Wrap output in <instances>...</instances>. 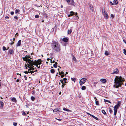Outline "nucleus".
<instances>
[{
  "label": "nucleus",
  "mask_w": 126,
  "mask_h": 126,
  "mask_svg": "<svg viewBox=\"0 0 126 126\" xmlns=\"http://www.w3.org/2000/svg\"><path fill=\"white\" fill-rule=\"evenodd\" d=\"M106 101L107 102H108L109 103H111V102L110 101H109L108 100H106Z\"/></svg>",
  "instance_id": "53"
},
{
  "label": "nucleus",
  "mask_w": 126,
  "mask_h": 126,
  "mask_svg": "<svg viewBox=\"0 0 126 126\" xmlns=\"http://www.w3.org/2000/svg\"><path fill=\"white\" fill-rule=\"evenodd\" d=\"M10 40L12 41L11 43H10V45H12L13 44H14V41H12V39H11Z\"/></svg>",
  "instance_id": "40"
},
{
  "label": "nucleus",
  "mask_w": 126,
  "mask_h": 126,
  "mask_svg": "<svg viewBox=\"0 0 126 126\" xmlns=\"http://www.w3.org/2000/svg\"><path fill=\"white\" fill-rule=\"evenodd\" d=\"M86 87L85 86H83L81 88V89L82 90H85L86 89Z\"/></svg>",
  "instance_id": "30"
},
{
  "label": "nucleus",
  "mask_w": 126,
  "mask_h": 126,
  "mask_svg": "<svg viewBox=\"0 0 126 126\" xmlns=\"http://www.w3.org/2000/svg\"><path fill=\"white\" fill-rule=\"evenodd\" d=\"M124 42L126 44V41L125 40H123Z\"/></svg>",
  "instance_id": "62"
},
{
  "label": "nucleus",
  "mask_w": 126,
  "mask_h": 126,
  "mask_svg": "<svg viewBox=\"0 0 126 126\" xmlns=\"http://www.w3.org/2000/svg\"><path fill=\"white\" fill-rule=\"evenodd\" d=\"M87 79L86 78H83L81 79L79 81V84L80 85H82L83 84L85 83Z\"/></svg>",
  "instance_id": "4"
},
{
  "label": "nucleus",
  "mask_w": 126,
  "mask_h": 126,
  "mask_svg": "<svg viewBox=\"0 0 126 126\" xmlns=\"http://www.w3.org/2000/svg\"><path fill=\"white\" fill-rule=\"evenodd\" d=\"M113 2V4H114V5H116L118 3V2L117 1V0H114Z\"/></svg>",
  "instance_id": "20"
},
{
  "label": "nucleus",
  "mask_w": 126,
  "mask_h": 126,
  "mask_svg": "<svg viewBox=\"0 0 126 126\" xmlns=\"http://www.w3.org/2000/svg\"><path fill=\"white\" fill-rule=\"evenodd\" d=\"M92 116L94 118V119H96L97 120H98V119L96 117H95L93 115Z\"/></svg>",
  "instance_id": "29"
},
{
  "label": "nucleus",
  "mask_w": 126,
  "mask_h": 126,
  "mask_svg": "<svg viewBox=\"0 0 126 126\" xmlns=\"http://www.w3.org/2000/svg\"><path fill=\"white\" fill-rule=\"evenodd\" d=\"M24 78L25 79V80H27V77L26 76H24Z\"/></svg>",
  "instance_id": "59"
},
{
  "label": "nucleus",
  "mask_w": 126,
  "mask_h": 126,
  "mask_svg": "<svg viewBox=\"0 0 126 126\" xmlns=\"http://www.w3.org/2000/svg\"><path fill=\"white\" fill-rule=\"evenodd\" d=\"M11 100L15 102H16V98L14 97L12 98L11 99Z\"/></svg>",
  "instance_id": "23"
},
{
  "label": "nucleus",
  "mask_w": 126,
  "mask_h": 126,
  "mask_svg": "<svg viewBox=\"0 0 126 126\" xmlns=\"http://www.w3.org/2000/svg\"><path fill=\"white\" fill-rule=\"evenodd\" d=\"M59 74L60 75H61V74H64L63 72V71H62L61 72L60 71H59Z\"/></svg>",
  "instance_id": "31"
},
{
  "label": "nucleus",
  "mask_w": 126,
  "mask_h": 126,
  "mask_svg": "<svg viewBox=\"0 0 126 126\" xmlns=\"http://www.w3.org/2000/svg\"><path fill=\"white\" fill-rule=\"evenodd\" d=\"M54 62H55V61H52V60H51V63H54Z\"/></svg>",
  "instance_id": "58"
},
{
  "label": "nucleus",
  "mask_w": 126,
  "mask_h": 126,
  "mask_svg": "<svg viewBox=\"0 0 126 126\" xmlns=\"http://www.w3.org/2000/svg\"><path fill=\"white\" fill-rule=\"evenodd\" d=\"M100 81L103 83H105L106 82V80L105 79H102L100 80Z\"/></svg>",
  "instance_id": "13"
},
{
  "label": "nucleus",
  "mask_w": 126,
  "mask_h": 126,
  "mask_svg": "<svg viewBox=\"0 0 126 126\" xmlns=\"http://www.w3.org/2000/svg\"><path fill=\"white\" fill-rule=\"evenodd\" d=\"M56 119L58 120L59 121H61L62 120V119H57V118H56Z\"/></svg>",
  "instance_id": "64"
},
{
  "label": "nucleus",
  "mask_w": 126,
  "mask_h": 126,
  "mask_svg": "<svg viewBox=\"0 0 126 126\" xmlns=\"http://www.w3.org/2000/svg\"><path fill=\"white\" fill-rule=\"evenodd\" d=\"M119 72V71L117 68L114 69L112 72H111V74H117Z\"/></svg>",
  "instance_id": "8"
},
{
  "label": "nucleus",
  "mask_w": 126,
  "mask_h": 126,
  "mask_svg": "<svg viewBox=\"0 0 126 126\" xmlns=\"http://www.w3.org/2000/svg\"><path fill=\"white\" fill-rule=\"evenodd\" d=\"M95 104L97 105H99L98 101L95 100Z\"/></svg>",
  "instance_id": "34"
},
{
  "label": "nucleus",
  "mask_w": 126,
  "mask_h": 126,
  "mask_svg": "<svg viewBox=\"0 0 126 126\" xmlns=\"http://www.w3.org/2000/svg\"><path fill=\"white\" fill-rule=\"evenodd\" d=\"M29 64H30L29 63V64H25V67H27L29 68H30L31 66V65H30Z\"/></svg>",
  "instance_id": "26"
},
{
  "label": "nucleus",
  "mask_w": 126,
  "mask_h": 126,
  "mask_svg": "<svg viewBox=\"0 0 126 126\" xmlns=\"http://www.w3.org/2000/svg\"><path fill=\"white\" fill-rule=\"evenodd\" d=\"M29 59L30 60H32V58H31L30 57V58H29Z\"/></svg>",
  "instance_id": "63"
},
{
  "label": "nucleus",
  "mask_w": 126,
  "mask_h": 126,
  "mask_svg": "<svg viewBox=\"0 0 126 126\" xmlns=\"http://www.w3.org/2000/svg\"><path fill=\"white\" fill-rule=\"evenodd\" d=\"M74 15V12L73 11H71L70 12V15H69L68 16L69 17H70L71 16H72L73 15Z\"/></svg>",
  "instance_id": "18"
},
{
  "label": "nucleus",
  "mask_w": 126,
  "mask_h": 126,
  "mask_svg": "<svg viewBox=\"0 0 126 126\" xmlns=\"http://www.w3.org/2000/svg\"><path fill=\"white\" fill-rule=\"evenodd\" d=\"M110 16L112 18H113L114 17V15L113 14H111V15Z\"/></svg>",
  "instance_id": "49"
},
{
  "label": "nucleus",
  "mask_w": 126,
  "mask_h": 126,
  "mask_svg": "<svg viewBox=\"0 0 126 126\" xmlns=\"http://www.w3.org/2000/svg\"><path fill=\"white\" fill-rule=\"evenodd\" d=\"M29 58H30V57L29 56L26 55L25 57H23L22 59L24 61L26 62V63H28V61H29V60H30L29 59Z\"/></svg>",
  "instance_id": "5"
},
{
  "label": "nucleus",
  "mask_w": 126,
  "mask_h": 126,
  "mask_svg": "<svg viewBox=\"0 0 126 126\" xmlns=\"http://www.w3.org/2000/svg\"><path fill=\"white\" fill-rule=\"evenodd\" d=\"M62 79H62L61 80H60V81L61 83H63V80Z\"/></svg>",
  "instance_id": "55"
},
{
  "label": "nucleus",
  "mask_w": 126,
  "mask_h": 126,
  "mask_svg": "<svg viewBox=\"0 0 126 126\" xmlns=\"http://www.w3.org/2000/svg\"><path fill=\"white\" fill-rule=\"evenodd\" d=\"M116 78L114 79L115 85H114V88H118L119 87L121 86L123 84L122 82L124 81L123 80L124 79H123L121 77H119L116 76Z\"/></svg>",
  "instance_id": "1"
},
{
  "label": "nucleus",
  "mask_w": 126,
  "mask_h": 126,
  "mask_svg": "<svg viewBox=\"0 0 126 126\" xmlns=\"http://www.w3.org/2000/svg\"><path fill=\"white\" fill-rule=\"evenodd\" d=\"M110 3L112 5L114 4H113V3L111 1H110Z\"/></svg>",
  "instance_id": "60"
},
{
  "label": "nucleus",
  "mask_w": 126,
  "mask_h": 126,
  "mask_svg": "<svg viewBox=\"0 0 126 126\" xmlns=\"http://www.w3.org/2000/svg\"><path fill=\"white\" fill-rule=\"evenodd\" d=\"M0 104L1 105V106L0 107V108L2 109L4 105L3 103L2 102L0 101Z\"/></svg>",
  "instance_id": "15"
},
{
  "label": "nucleus",
  "mask_w": 126,
  "mask_h": 126,
  "mask_svg": "<svg viewBox=\"0 0 126 126\" xmlns=\"http://www.w3.org/2000/svg\"><path fill=\"white\" fill-rule=\"evenodd\" d=\"M5 18L7 19H8L9 18V17L8 16H6L5 17Z\"/></svg>",
  "instance_id": "57"
},
{
  "label": "nucleus",
  "mask_w": 126,
  "mask_h": 126,
  "mask_svg": "<svg viewBox=\"0 0 126 126\" xmlns=\"http://www.w3.org/2000/svg\"><path fill=\"white\" fill-rule=\"evenodd\" d=\"M32 70L31 68V67L28 70V72H30L29 71H31Z\"/></svg>",
  "instance_id": "54"
},
{
  "label": "nucleus",
  "mask_w": 126,
  "mask_h": 126,
  "mask_svg": "<svg viewBox=\"0 0 126 126\" xmlns=\"http://www.w3.org/2000/svg\"><path fill=\"white\" fill-rule=\"evenodd\" d=\"M109 112L110 113H111L113 112L112 110L110 108H109Z\"/></svg>",
  "instance_id": "33"
},
{
  "label": "nucleus",
  "mask_w": 126,
  "mask_h": 126,
  "mask_svg": "<svg viewBox=\"0 0 126 126\" xmlns=\"http://www.w3.org/2000/svg\"><path fill=\"white\" fill-rule=\"evenodd\" d=\"M63 41L65 42H67L68 41V39L66 38H64L63 39Z\"/></svg>",
  "instance_id": "12"
},
{
  "label": "nucleus",
  "mask_w": 126,
  "mask_h": 126,
  "mask_svg": "<svg viewBox=\"0 0 126 126\" xmlns=\"http://www.w3.org/2000/svg\"><path fill=\"white\" fill-rule=\"evenodd\" d=\"M28 72L27 71H26L24 72V73H25L26 74H28Z\"/></svg>",
  "instance_id": "56"
},
{
  "label": "nucleus",
  "mask_w": 126,
  "mask_h": 126,
  "mask_svg": "<svg viewBox=\"0 0 126 126\" xmlns=\"http://www.w3.org/2000/svg\"><path fill=\"white\" fill-rule=\"evenodd\" d=\"M121 104V102L120 101H118V102L117 104H116L115 105V106H118V107H119L120 106Z\"/></svg>",
  "instance_id": "19"
},
{
  "label": "nucleus",
  "mask_w": 126,
  "mask_h": 126,
  "mask_svg": "<svg viewBox=\"0 0 126 126\" xmlns=\"http://www.w3.org/2000/svg\"><path fill=\"white\" fill-rule=\"evenodd\" d=\"M58 108H57V109H54V110H53V111L54 112H56L57 111H58Z\"/></svg>",
  "instance_id": "35"
},
{
  "label": "nucleus",
  "mask_w": 126,
  "mask_h": 126,
  "mask_svg": "<svg viewBox=\"0 0 126 126\" xmlns=\"http://www.w3.org/2000/svg\"><path fill=\"white\" fill-rule=\"evenodd\" d=\"M31 99L32 101H34L35 99V98L33 96H32L31 97Z\"/></svg>",
  "instance_id": "37"
},
{
  "label": "nucleus",
  "mask_w": 126,
  "mask_h": 126,
  "mask_svg": "<svg viewBox=\"0 0 126 126\" xmlns=\"http://www.w3.org/2000/svg\"><path fill=\"white\" fill-rule=\"evenodd\" d=\"M105 54L106 55H109V52L108 51H106L105 52Z\"/></svg>",
  "instance_id": "27"
},
{
  "label": "nucleus",
  "mask_w": 126,
  "mask_h": 126,
  "mask_svg": "<svg viewBox=\"0 0 126 126\" xmlns=\"http://www.w3.org/2000/svg\"><path fill=\"white\" fill-rule=\"evenodd\" d=\"M72 30L70 29H68V34H70V33H71V32H72Z\"/></svg>",
  "instance_id": "22"
},
{
  "label": "nucleus",
  "mask_w": 126,
  "mask_h": 126,
  "mask_svg": "<svg viewBox=\"0 0 126 126\" xmlns=\"http://www.w3.org/2000/svg\"><path fill=\"white\" fill-rule=\"evenodd\" d=\"M123 51H124V53L125 55H126V50L125 49H124Z\"/></svg>",
  "instance_id": "41"
},
{
  "label": "nucleus",
  "mask_w": 126,
  "mask_h": 126,
  "mask_svg": "<svg viewBox=\"0 0 126 126\" xmlns=\"http://www.w3.org/2000/svg\"><path fill=\"white\" fill-rule=\"evenodd\" d=\"M20 11L19 9H16L15 11V14H17L18 13H19Z\"/></svg>",
  "instance_id": "21"
},
{
  "label": "nucleus",
  "mask_w": 126,
  "mask_h": 126,
  "mask_svg": "<svg viewBox=\"0 0 126 126\" xmlns=\"http://www.w3.org/2000/svg\"><path fill=\"white\" fill-rule=\"evenodd\" d=\"M50 72L51 73L53 74L55 72V70L54 69H51L50 70Z\"/></svg>",
  "instance_id": "32"
},
{
  "label": "nucleus",
  "mask_w": 126,
  "mask_h": 126,
  "mask_svg": "<svg viewBox=\"0 0 126 126\" xmlns=\"http://www.w3.org/2000/svg\"><path fill=\"white\" fill-rule=\"evenodd\" d=\"M57 63L56 62H55V64H53V67H54L56 68L57 67Z\"/></svg>",
  "instance_id": "24"
},
{
  "label": "nucleus",
  "mask_w": 126,
  "mask_h": 126,
  "mask_svg": "<svg viewBox=\"0 0 126 126\" xmlns=\"http://www.w3.org/2000/svg\"><path fill=\"white\" fill-rule=\"evenodd\" d=\"M71 79L72 80V81H73L74 82H75V81L76 80V79L75 78H71Z\"/></svg>",
  "instance_id": "38"
},
{
  "label": "nucleus",
  "mask_w": 126,
  "mask_h": 126,
  "mask_svg": "<svg viewBox=\"0 0 126 126\" xmlns=\"http://www.w3.org/2000/svg\"><path fill=\"white\" fill-rule=\"evenodd\" d=\"M7 49H6V47H5L4 46H3V51H5V50H7Z\"/></svg>",
  "instance_id": "39"
},
{
  "label": "nucleus",
  "mask_w": 126,
  "mask_h": 126,
  "mask_svg": "<svg viewBox=\"0 0 126 126\" xmlns=\"http://www.w3.org/2000/svg\"><path fill=\"white\" fill-rule=\"evenodd\" d=\"M63 81H64V83H67V82H66L67 79L66 78H64L63 79Z\"/></svg>",
  "instance_id": "28"
},
{
  "label": "nucleus",
  "mask_w": 126,
  "mask_h": 126,
  "mask_svg": "<svg viewBox=\"0 0 126 126\" xmlns=\"http://www.w3.org/2000/svg\"><path fill=\"white\" fill-rule=\"evenodd\" d=\"M14 18L16 19H18V17L17 16H14Z\"/></svg>",
  "instance_id": "48"
},
{
  "label": "nucleus",
  "mask_w": 126,
  "mask_h": 126,
  "mask_svg": "<svg viewBox=\"0 0 126 126\" xmlns=\"http://www.w3.org/2000/svg\"><path fill=\"white\" fill-rule=\"evenodd\" d=\"M41 60L40 59L38 60L37 62V64L38 65H40L41 63Z\"/></svg>",
  "instance_id": "14"
},
{
  "label": "nucleus",
  "mask_w": 126,
  "mask_h": 126,
  "mask_svg": "<svg viewBox=\"0 0 126 126\" xmlns=\"http://www.w3.org/2000/svg\"><path fill=\"white\" fill-rule=\"evenodd\" d=\"M39 16L38 15H36L35 16V17L36 18H38L39 17Z\"/></svg>",
  "instance_id": "44"
},
{
  "label": "nucleus",
  "mask_w": 126,
  "mask_h": 126,
  "mask_svg": "<svg viewBox=\"0 0 126 126\" xmlns=\"http://www.w3.org/2000/svg\"><path fill=\"white\" fill-rule=\"evenodd\" d=\"M87 113L89 114V115H90L91 116H92V115H92L91 114H90V113Z\"/></svg>",
  "instance_id": "61"
},
{
  "label": "nucleus",
  "mask_w": 126,
  "mask_h": 126,
  "mask_svg": "<svg viewBox=\"0 0 126 126\" xmlns=\"http://www.w3.org/2000/svg\"><path fill=\"white\" fill-rule=\"evenodd\" d=\"M34 72H35V71H30V72H28V73H31V74H32V73H34Z\"/></svg>",
  "instance_id": "42"
},
{
  "label": "nucleus",
  "mask_w": 126,
  "mask_h": 126,
  "mask_svg": "<svg viewBox=\"0 0 126 126\" xmlns=\"http://www.w3.org/2000/svg\"><path fill=\"white\" fill-rule=\"evenodd\" d=\"M8 52L10 53V54H11L14 53V52L13 50L10 49L8 51Z\"/></svg>",
  "instance_id": "16"
},
{
  "label": "nucleus",
  "mask_w": 126,
  "mask_h": 126,
  "mask_svg": "<svg viewBox=\"0 0 126 126\" xmlns=\"http://www.w3.org/2000/svg\"><path fill=\"white\" fill-rule=\"evenodd\" d=\"M102 12L104 17L106 19H108V15L107 13L105 12V11H103Z\"/></svg>",
  "instance_id": "6"
},
{
  "label": "nucleus",
  "mask_w": 126,
  "mask_h": 126,
  "mask_svg": "<svg viewBox=\"0 0 126 126\" xmlns=\"http://www.w3.org/2000/svg\"><path fill=\"white\" fill-rule=\"evenodd\" d=\"M89 6L90 9L92 11V12H93L94 11V8L92 5L91 4H89Z\"/></svg>",
  "instance_id": "11"
},
{
  "label": "nucleus",
  "mask_w": 126,
  "mask_h": 126,
  "mask_svg": "<svg viewBox=\"0 0 126 126\" xmlns=\"http://www.w3.org/2000/svg\"><path fill=\"white\" fill-rule=\"evenodd\" d=\"M70 2L69 3H68V4L69 5H71L75 6V3L74 2V0H70Z\"/></svg>",
  "instance_id": "9"
},
{
  "label": "nucleus",
  "mask_w": 126,
  "mask_h": 126,
  "mask_svg": "<svg viewBox=\"0 0 126 126\" xmlns=\"http://www.w3.org/2000/svg\"><path fill=\"white\" fill-rule=\"evenodd\" d=\"M119 107H118L117 106H115V105L114 107V115L115 116L116 115V113H117V110L118 108Z\"/></svg>",
  "instance_id": "7"
},
{
  "label": "nucleus",
  "mask_w": 126,
  "mask_h": 126,
  "mask_svg": "<svg viewBox=\"0 0 126 126\" xmlns=\"http://www.w3.org/2000/svg\"><path fill=\"white\" fill-rule=\"evenodd\" d=\"M31 66V68L32 69V70H34V66L32 65V66Z\"/></svg>",
  "instance_id": "47"
},
{
  "label": "nucleus",
  "mask_w": 126,
  "mask_h": 126,
  "mask_svg": "<svg viewBox=\"0 0 126 126\" xmlns=\"http://www.w3.org/2000/svg\"><path fill=\"white\" fill-rule=\"evenodd\" d=\"M73 58H72V59L73 60L76 61V59L75 57L73 55Z\"/></svg>",
  "instance_id": "36"
},
{
  "label": "nucleus",
  "mask_w": 126,
  "mask_h": 126,
  "mask_svg": "<svg viewBox=\"0 0 126 126\" xmlns=\"http://www.w3.org/2000/svg\"><path fill=\"white\" fill-rule=\"evenodd\" d=\"M68 3H69L70 2V0H65Z\"/></svg>",
  "instance_id": "50"
},
{
  "label": "nucleus",
  "mask_w": 126,
  "mask_h": 126,
  "mask_svg": "<svg viewBox=\"0 0 126 126\" xmlns=\"http://www.w3.org/2000/svg\"><path fill=\"white\" fill-rule=\"evenodd\" d=\"M37 61L35 60L33 61V60H29L28 61V63L30 64V65H31V66H32L33 65H36L37 64Z\"/></svg>",
  "instance_id": "3"
},
{
  "label": "nucleus",
  "mask_w": 126,
  "mask_h": 126,
  "mask_svg": "<svg viewBox=\"0 0 126 126\" xmlns=\"http://www.w3.org/2000/svg\"><path fill=\"white\" fill-rule=\"evenodd\" d=\"M14 12H13V11H12V12H11V15H14Z\"/></svg>",
  "instance_id": "51"
},
{
  "label": "nucleus",
  "mask_w": 126,
  "mask_h": 126,
  "mask_svg": "<svg viewBox=\"0 0 126 126\" xmlns=\"http://www.w3.org/2000/svg\"><path fill=\"white\" fill-rule=\"evenodd\" d=\"M21 44V40H19L16 46L19 47L20 46Z\"/></svg>",
  "instance_id": "10"
},
{
  "label": "nucleus",
  "mask_w": 126,
  "mask_h": 126,
  "mask_svg": "<svg viewBox=\"0 0 126 126\" xmlns=\"http://www.w3.org/2000/svg\"><path fill=\"white\" fill-rule=\"evenodd\" d=\"M102 112L105 115H107L106 112L104 110H102Z\"/></svg>",
  "instance_id": "25"
},
{
  "label": "nucleus",
  "mask_w": 126,
  "mask_h": 126,
  "mask_svg": "<svg viewBox=\"0 0 126 126\" xmlns=\"http://www.w3.org/2000/svg\"><path fill=\"white\" fill-rule=\"evenodd\" d=\"M63 109L64 110L68 112H72V111L71 110H69V109H66L65 108H63Z\"/></svg>",
  "instance_id": "17"
},
{
  "label": "nucleus",
  "mask_w": 126,
  "mask_h": 126,
  "mask_svg": "<svg viewBox=\"0 0 126 126\" xmlns=\"http://www.w3.org/2000/svg\"><path fill=\"white\" fill-rule=\"evenodd\" d=\"M22 114L23 115H26V114L25 113V112L24 111H23Z\"/></svg>",
  "instance_id": "46"
},
{
  "label": "nucleus",
  "mask_w": 126,
  "mask_h": 126,
  "mask_svg": "<svg viewBox=\"0 0 126 126\" xmlns=\"http://www.w3.org/2000/svg\"><path fill=\"white\" fill-rule=\"evenodd\" d=\"M17 123H16L14 122L13 123V125L15 126H17Z\"/></svg>",
  "instance_id": "43"
},
{
  "label": "nucleus",
  "mask_w": 126,
  "mask_h": 126,
  "mask_svg": "<svg viewBox=\"0 0 126 126\" xmlns=\"http://www.w3.org/2000/svg\"><path fill=\"white\" fill-rule=\"evenodd\" d=\"M64 74H62V75H61V78H63L64 76Z\"/></svg>",
  "instance_id": "52"
},
{
  "label": "nucleus",
  "mask_w": 126,
  "mask_h": 126,
  "mask_svg": "<svg viewBox=\"0 0 126 126\" xmlns=\"http://www.w3.org/2000/svg\"><path fill=\"white\" fill-rule=\"evenodd\" d=\"M62 88H63L64 86L65 85V84L63 83H62Z\"/></svg>",
  "instance_id": "45"
},
{
  "label": "nucleus",
  "mask_w": 126,
  "mask_h": 126,
  "mask_svg": "<svg viewBox=\"0 0 126 126\" xmlns=\"http://www.w3.org/2000/svg\"><path fill=\"white\" fill-rule=\"evenodd\" d=\"M51 46L53 50L55 51L59 52L61 51V46L57 42L53 41L51 43Z\"/></svg>",
  "instance_id": "2"
}]
</instances>
